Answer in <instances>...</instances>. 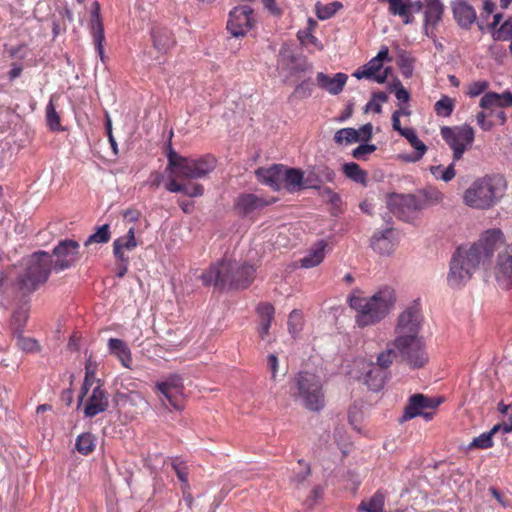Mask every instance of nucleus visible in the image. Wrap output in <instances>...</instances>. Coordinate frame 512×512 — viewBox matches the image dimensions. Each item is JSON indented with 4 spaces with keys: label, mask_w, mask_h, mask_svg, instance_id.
Here are the masks:
<instances>
[{
    "label": "nucleus",
    "mask_w": 512,
    "mask_h": 512,
    "mask_svg": "<svg viewBox=\"0 0 512 512\" xmlns=\"http://www.w3.org/2000/svg\"><path fill=\"white\" fill-rule=\"evenodd\" d=\"M256 269L247 263L223 259L212 264L205 270L200 278L204 285L230 289H245L251 285L255 278Z\"/></svg>",
    "instance_id": "nucleus-1"
},
{
    "label": "nucleus",
    "mask_w": 512,
    "mask_h": 512,
    "mask_svg": "<svg viewBox=\"0 0 512 512\" xmlns=\"http://www.w3.org/2000/svg\"><path fill=\"white\" fill-rule=\"evenodd\" d=\"M395 291L385 286L371 297L352 295L349 305L356 311V323L360 328L375 325L382 321L394 307Z\"/></svg>",
    "instance_id": "nucleus-2"
},
{
    "label": "nucleus",
    "mask_w": 512,
    "mask_h": 512,
    "mask_svg": "<svg viewBox=\"0 0 512 512\" xmlns=\"http://www.w3.org/2000/svg\"><path fill=\"white\" fill-rule=\"evenodd\" d=\"M507 188L505 178L500 174H489L476 178L465 189L463 203L476 210H488L497 205Z\"/></svg>",
    "instance_id": "nucleus-3"
},
{
    "label": "nucleus",
    "mask_w": 512,
    "mask_h": 512,
    "mask_svg": "<svg viewBox=\"0 0 512 512\" xmlns=\"http://www.w3.org/2000/svg\"><path fill=\"white\" fill-rule=\"evenodd\" d=\"M24 270L16 280V286L23 294L36 291L49 278L53 258L46 251H37L23 260Z\"/></svg>",
    "instance_id": "nucleus-4"
},
{
    "label": "nucleus",
    "mask_w": 512,
    "mask_h": 512,
    "mask_svg": "<svg viewBox=\"0 0 512 512\" xmlns=\"http://www.w3.org/2000/svg\"><path fill=\"white\" fill-rule=\"evenodd\" d=\"M166 171L175 177L183 179H202L207 177L217 164L216 158L211 154H206L198 158L185 157L178 154L169 145L167 153Z\"/></svg>",
    "instance_id": "nucleus-5"
},
{
    "label": "nucleus",
    "mask_w": 512,
    "mask_h": 512,
    "mask_svg": "<svg viewBox=\"0 0 512 512\" xmlns=\"http://www.w3.org/2000/svg\"><path fill=\"white\" fill-rule=\"evenodd\" d=\"M290 395L309 411H320L325 406L321 379L308 371H300L293 377L290 383Z\"/></svg>",
    "instance_id": "nucleus-6"
},
{
    "label": "nucleus",
    "mask_w": 512,
    "mask_h": 512,
    "mask_svg": "<svg viewBox=\"0 0 512 512\" xmlns=\"http://www.w3.org/2000/svg\"><path fill=\"white\" fill-rule=\"evenodd\" d=\"M484 262L477 246L458 247L450 261L448 284L453 288L464 286L471 279L479 264Z\"/></svg>",
    "instance_id": "nucleus-7"
},
{
    "label": "nucleus",
    "mask_w": 512,
    "mask_h": 512,
    "mask_svg": "<svg viewBox=\"0 0 512 512\" xmlns=\"http://www.w3.org/2000/svg\"><path fill=\"white\" fill-rule=\"evenodd\" d=\"M391 345L397 350L398 357L412 369L424 367L428 354L421 337H395Z\"/></svg>",
    "instance_id": "nucleus-8"
},
{
    "label": "nucleus",
    "mask_w": 512,
    "mask_h": 512,
    "mask_svg": "<svg viewBox=\"0 0 512 512\" xmlns=\"http://www.w3.org/2000/svg\"><path fill=\"white\" fill-rule=\"evenodd\" d=\"M441 137L452 150L453 161L462 159L465 151L470 149L475 140V131L472 126L463 124L449 127L443 126L440 130Z\"/></svg>",
    "instance_id": "nucleus-9"
},
{
    "label": "nucleus",
    "mask_w": 512,
    "mask_h": 512,
    "mask_svg": "<svg viewBox=\"0 0 512 512\" xmlns=\"http://www.w3.org/2000/svg\"><path fill=\"white\" fill-rule=\"evenodd\" d=\"M154 392L163 403L168 405L174 410H182L184 408V384L183 378L178 374H172L162 381L155 384Z\"/></svg>",
    "instance_id": "nucleus-10"
},
{
    "label": "nucleus",
    "mask_w": 512,
    "mask_h": 512,
    "mask_svg": "<svg viewBox=\"0 0 512 512\" xmlns=\"http://www.w3.org/2000/svg\"><path fill=\"white\" fill-rule=\"evenodd\" d=\"M441 402L439 398L428 397L420 393L414 394L408 399V403L404 408L402 421L411 420L418 416L429 421L432 419Z\"/></svg>",
    "instance_id": "nucleus-11"
},
{
    "label": "nucleus",
    "mask_w": 512,
    "mask_h": 512,
    "mask_svg": "<svg viewBox=\"0 0 512 512\" xmlns=\"http://www.w3.org/2000/svg\"><path fill=\"white\" fill-rule=\"evenodd\" d=\"M254 11L248 5L234 7L228 15L227 30L233 37L245 36L254 26Z\"/></svg>",
    "instance_id": "nucleus-12"
},
{
    "label": "nucleus",
    "mask_w": 512,
    "mask_h": 512,
    "mask_svg": "<svg viewBox=\"0 0 512 512\" xmlns=\"http://www.w3.org/2000/svg\"><path fill=\"white\" fill-rule=\"evenodd\" d=\"M422 314L418 306L407 307L398 316L395 326V337H420L419 332L422 325Z\"/></svg>",
    "instance_id": "nucleus-13"
},
{
    "label": "nucleus",
    "mask_w": 512,
    "mask_h": 512,
    "mask_svg": "<svg viewBox=\"0 0 512 512\" xmlns=\"http://www.w3.org/2000/svg\"><path fill=\"white\" fill-rule=\"evenodd\" d=\"M388 56V48L383 46L374 58L357 69L354 76L358 79H373L377 83H384L390 72V68L383 69V62L388 59Z\"/></svg>",
    "instance_id": "nucleus-14"
},
{
    "label": "nucleus",
    "mask_w": 512,
    "mask_h": 512,
    "mask_svg": "<svg viewBox=\"0 0 512 512\" xmlns=\"http://www.w3.org/2000/svg\"><path fill=\"white\" fill-rule=\"evenodd\" d=\"M390 211L398 218L407 221L414 212L424 209V201L421 197L414 194H396L390 197Z\"/></svg>",
    "instance_id": "nucleus-15"
},
{
    "label": "nucleus",
    "mask_w": 512,
    "mask_h": 512,
    "mask_svg": "<svg viewBox=\"0 0 512 512\" xmlns=\"http://www.w3.org/2000/svg\"><path fill=\"white\" fill-rule=\"evenodd\" d=\"M79 247V243L71 239L60 241L53 249V255L56 257L53 261L54 270L59 272L75 265L80 259Z\"/></svg>",
    "instance_id": "nucleus-16"
},
{
    "label": "nucleus",
    "mask_w": 512,
    "mask_h": 512,
    "mask_svg": "<svg viewBox=\"0 0 512 512\" xmlns=\"http://www.w3.org/2000/svg\"><path fill=\"white\" fill-rule=\"evenodd\" d=\"M424 32L428 37L435 36V29L442 21L444 4L441 0H424Z\"/></svg>",
    "instance_id": "nucleus-17"
},
{
    "label": "nucleus",
    "mask_w": 512,
    "mask_h": 512,
    "mask_svg": "<svg viewBox=\"0 0 512 512\" xmlns=\"http://www.w3.org/2000/svg\"><path fill=\"white\" fill-rule=\"evenodd\" d=\"M109 406L108 394L102 385L97 382L88 396L84 406V415L92 418L107 410Z\"/></svg>",
    "instance_id": "nucleus-18"
},
{
    "label": "nucleus",
    "mask_w": 512,
    "mask_h": 512,
    "mask_svg": "<svg viewBox=\"0 0 512 512\" xmlns=\"http://www.w3.org/2000/svg\"><path fill=\"white\" fill-rule=\"evenodd\" d=\"M335 172L325 164H317L309 167L305 176L304 187L306 189H321L324 183L333 182Z\"/></svg>",
    "instance_id": "nucleus-19"
},
{
    "label": "nucleus",
    "mask_w": 512,
    "mask_h": 512,
    "mask_svg": "<svg viewBox=\"0 0 512 512\" xmlns=\"http://www.w3.org/2000/svg\"><path fill=\"white\" fill-rule=\"evenodd\" d=\"M503 243V233L500 229H490L485 231L478 242L471 246H477L479 254L486 261L489 259L495 249Z\"/></svg>",
    "instance_id": "nucleus-20"
},
{
    "label": "nucleus",
    "mask_w": 512,
    "mask_h": 512,
    "mask_svg": "<svg viewBox=\"0 0 512 512\" xmlns=\"http://www.w3.org/2000/svg\"><path fill=\"white\" fill-rule=\"evenodd\" d=\"M89 26L94 40L95 48L100 57L103 58V43L105 41V35L103 21L100 15V4L97 1L93 2L92 4Z\"/></svg>",
    "instance_id": "nucleus-21"
},
{
    "label": "nucleus",
    "mask_w": 512,
    "mask_h": 512,
    "mask_svg": "<svg viewBox=\"0 0 512 512\" xmlns=\"http://www.w3.org/2000/svg\"><path fill=\"white\" fill-rule=\"evenodd\" d=\"M495 278L503 289L512 287V254H500L495 267Z\"/></svg>",
    "instance_id": "nucleus-22"
},
{
    "label": "nucleus",
    "mask_w": 512,
    "mask_h": 512,
    "mask_svg": "<svg viewBox=\"0 0 512 512\" xmlns=\"http://www.w3.org/2000/svg\"><path fill=\"white\" fill-rule=\"evenodd\" d=\"M316 80L317 85L321 89L327 91L332 95H337L343 90L344 86L346 85L348 76L345 73L339 72L331 77L323 72H319L317 73Z\"/></svg>",
    "instance_id": "nucleus-23"
},
{
    "label": "nucleus",
    "mask_w": 512,
    "mask_h": 512,
    "mask_svg": "<svg viewBox=\"0 0 512 512\" xmlns=\"http://www.w3.org/2000/svg\"><path fill=\"white\" fill-rule=\"evenodd\" d=\"M283 168L284 165L281 164H275L269 168H258L256 176L261 183L278 191L282 188Z\"/></svg>",
    "instance_id": "nucleus-24"
},
{
    "label": "nucleus",
    "mask_w": 512,
    "mask_h": 512,
    "mask_svg": "<svg viewBox=\"0 0 512 512\" xmlns=\"http://www.w3.org/2000/svg\"><path fill=\"white\" fill-rule=\"evenodd\" d=\"M453 16L457 24L463 29H470L476 22L475 9L465 1H459L452 6Z\"/></svg>",
    "instance_id": "nucleus-25"
},
{
    "label": "nucleus",
    "mask_w": 512,
    "mask_h": 512,
    "mask_svg": "<svg viewBox=\"0 0 512 512\" xmlns=\"http://www.w3.org/2000/svg\"><path fill=\"white\" fill-rule=\"evenodd\" d=\"M256 313L259 319L257 332L259 337L264 340L269 335L271 323L274 319L275 309L272 304L268 302H261L256 308Z\"/></svg>",
    "instance_id": "nucleus-26"
},
{
    "label": "nucleus",
    "mask_w": 512,
    "mask_h": 512,
    "mask_svg": "<svg viewBox=\"0 0 512 512\" xmlns=\"http://www.w3.org/2000/svg\"><path fill=\"white\" fill-rule=\"evenodd\" d=\"M268 205V202L252 193H243L238 196L235 208L239 214L246 216L255 210L261 209Z\"/></svg>",
    "instance_id": "nucleus-27"
},
{
    "label": "nucleus",
    "mask_w": 512,
    "mask_h": 512,
    "mask_svg": "<svg viewBox=\"0 0 512 512\" xmlns=\"http://www.w3.org/2000/svg\"><path fill=\"white\" fill-rule=\"evenodd\" d=\"M512 106V92L505 91L485 93L480 100V107L484 110H493L494 107L507 108Z\"/></svg>",
    "instance_id": "nucleus-28"
},
{
    "label": "nucleus",
    "mask_w": 512,
    "mask_h": 512,
    "mask_svg": "<svg viewBox=\"0 0 512 512\" xmlns=\"http://www.w3.org/2000/svg\"><path fill=\"white\" fill-rule=\"evenodd\" d=\"M138 243L135 238V229L131 227L126 235L121 236L114 240L113 242V254L117 260L126 261L127 255H125L126 251H132L137 247Z\"/></svg>",
    "instance_id": "nucleus-29"
},
{
    "label": "nucleus",
    "mask_w": 512,
    "mask_h": 512,
    "mask_svg": "<svg viewBox=\"0 0 512 512\" xmlns=\"http://www.w3.org/2000/svg\"><path fill=\"white\" fill-rule=\"evenodd\" d=\"M151 36L154 48L161 53H167L176 44L173 33L164 27H154Z\"/></svg>",
    "instance_id": "nucleus-30"
},
{
    "label": "nucleus",
    "mask_w": 512,
    "mask_h": 512,
    "mask_svg": "<svg viewBox=\"0 0 512 512\" xmlns=\"http://www.w3.org/2000/svg\"><path fill=\"white\" fill-rule=\"evenodd\" d=\"M305 177L303 172L297 168H287L284 166L282 174V188L289 192H296L304 187Z\"/></svg>",
    "instance_id": "nucleus-31"
},
{
    "label": "nucleus",
    "mask_w": 512,
    "mask_h": 512,
    "mask_svg": "<svg viewBox=\"0 0 512 512\" xmlns=\"http://www.w3.org/2000/svg\"><path fill=\"white\" fill-rule=\"evenodd\" d=\"M108 349L112 355L118 358L124 367L130 368L132 355L129 347L123 340L110 338L108 340Z\"/></svg>",
    "instance_id": "nucleus-32"
},
{
    "label": "nucleus",
    "mask_w": 512,
    "mask_h": 512,
    "mask_svg": "<svg viewBox=\"0 0 512 512\" xmlns=\"http://www.w3.org/2000/svg\"><path fill=\"white\" fill-rule=\"evenodd\" d=\"M326 246L327 243L324 240L316 242L308 251L307 255L300 260L301 266L304 268H313L319 265L325 258Z\"/></svg>",
    "instance_id": "nucleus-33"
},
{
    "label": "nucleus",
    "mask_w": 512,
    "mask_h": 512,
    "mask_svg": "<svg viewBox=\"0 0 512 512\" xmlns=\"http://www.w3.org/2000/svg\"><path fill=\"white\" fill-rule=\"evenodd\" d=\"M30 306L27 301L16 307L11 316L10 329L13 334L23 332L29 317Z\"/></svg>",
    "instance_id": "nucleus-34"
},
{
    "label": "nucleus",
    "mask_w": 512,
    "mask_h": 512,
    "mask_svg": "<svg viewBox=\"0 0 512 512\" xmlns=\"http://www.w3.org/2000/svg\"><path fill=\"white\" fill-rule=\"evenodd\" d=\"M392 229L388 228L382 232L374 234L372 237V248L380 254H390L394 249V244L390 240Z\"/></svg>",
    "instance_id": "nucleus-35"
},
{
    "label": "nucleus",
    "mask_w": 512,
    "mask_h": 512,
    "mask_svg": "<svg viewBox=\"0 0 512 512\" xmlns=\"http://www.w3.org/2000/svg\"><path fill=\"white\" fill-rule=\"evenodd\" d=\"M368 370L365 375V384L372 391H379L385 384V372L373 364L367 365Z\"/></svg>",
    "instance_id": "nucleus-36"
},
{
    "label": "nucleus",
    "mask_w": 512,
    "mask_h": 512,
    "mask_svg": "<svg viewBox=\"0 0 512 512\" xmlns=\"http://www.w3.org/2000/svg\"><path fill=\"white\" fill-rule=\"evenodd\" d=\"M386 495L382 490H377L369 500H363L358 506V511L384 512Z\"/></svg>",
    "instance_id": "nucleus-37"
},
{
    "label": "nucleus",
    "mask_w": 512,
    "mask_h": 512,
    "mask_svg": "<svg viewBox=\"0 0 512 512\" xmlns=\"http://www.w3.org/2000/svg\"><path fill=\"white\" fill-rule=\"evenodd\" d=\"M280 62L294 71H304L311 67L310 64L303 62L288 47H282L279 54Z\"/></svg>",
    "instance_id": "nucleus-38"
},
{
    "label": "nucleus",
    "mask_w": 512,
    "mask_h": 512,
    "mask_svg": "<svg viewBox=\"0 0 512 512\" xmlns=\"http://www.w3.org/2000/svg\"><path fill=\"white\" fill-rule=\"evenodd\" d=\"M343 8V4L339 1H334L328 4L320 2L315 5V13L318 19L327 20L333 17L337 11Z\"/></svg>",
    "instance_id": "nucleus-39"
},
{
    "label": "nucleus",
    "mask_w": 512,
    "mask_h": 512,
    "mask_svg": "<svg viewBox=\"0 0 512 512\" xmlns=\"http://www.w3.org/2000/svg\"><path fill=\"white\" fill-rule=\"evenodd\" d=\"M96 438L93 434L86 432L80 434L76 439V449L82 455H88L95 449Z\"/></svg>",
    "instance_id": "nucleus-40"
},
{
    "label": "nucleus",
    "mask_w": 512,
    "mask_h": 512,
    "mask_svg": "<svg viewBox=\"0 0 512 512\" xmlns=\"http://www.w3.org/2000/svg\"><path fill=\"white\" fill-rule=\"evenodd\" d=\"M97 382L100 383V380H97L96 377H95V371L94 369L91 368V365L90 363H87L86 366H85V378H84V382H83V385L81 387V390H80V394H79V399H78V406L81 405V403L83 402L84 398L87 396L90 388L94 385H97Z\"/></svg>",
    "instance_id": "nucleus-41"
},
{
    "label": "nucleus",
    "mask_w": 512,
    "mask_h": 512,
    "mask_svg": "<svg viewBox=\"0 0 512 512\" xmlns=\"http://www.w3.org/2000/svg\"><path fill=\"white\" fill-rule=\"evenodd\" d=\"M500 429L499 425H495L489 432L482 433L475 437L470 443V448L488 449L493 446V435Z\"/></svg>",
    "instance_id": "nucleus-42"
},
{
    "label": "nucleus",
    "mask_w": 512,
    "mask_h": 512,
    "mask_svg": "<svg viewBox=\"0 0 512 512\" xmlns=\"http://www.w3.org/2000/svg\"><path fill=\"white\" fill-rule=\"evenodd\" d=\"M171 465L177 475V478L182 483V492L186 494L187 490H190V484L188 481V468L185 462L181 461L179 458H176L172 461Z\"/></svg>",
    "instance_id": "nucleus-43"
},
{
    "label": "nucleus",
    "mask_w": 512,
    "mask_h": 512,
    "mask_svg": "<svg viewBox=\"0 0 512 512\" xmlns=\"http://www.w3.org/2000/svg\"><path fill=\"white\" fill-rule=\"evenodd\" d=\"M343 172L348 178L357 183L365 184L366 182L367 173L357 163H345L343 165Z\"/></svg>",
    "instance_id": "nucleus-44"
},
{
    "label": "nucleus",
    "mask_w": 512,
    "mask_h": 512,
    "mask_svg": "<svg viewBox=\"0 0 512 512\" xmlns=\"http://www.w3.org/2000/svg\"><path fill=\"white\" fill-rule=\"evenodd\" d=\"M396 357H398L397 350L391 345V342L387 343L386 349L377 357V368L382 371L389 368Z\"/></svg>",
    "instance_id": "nucleus-45"
},
{
    "label": "nucleus",
    "mask_w": 512,
    "mask_h": 512,
    "mask_svg": "<svg viewBox=\"0 0 512 512\" xmlns=\"http://www.w3.org/2000/svg\"><path fill=\"white\" fill-rule=\"evenodd\" d=\"M13 335L15 337L17 347L22 351L33 353L40 350V345L34 338L25 337L23 332H18Z\"/></svg>",
    "instance_id": "nucleus-46"
},
{
    "label": "nucleus",
    "mask_w": 512,
    "mask_h": 512,
    "mask_svg": "<svg viewBox=\"0 0 512 512\" xmlns=\"http://www.w3.org/2000/svg\"><path fill=\"white\" fill-rule=\"evenodd\" d=\"M454 163L455 162L453 161L447 167H443L442 165L431 166L430 172L436 179L443 180L444 182H449L456 175Z\"/></svg>",
    "instance_id": "nucleus-47"
},
{
    "label": "nucleus",
    "mask_w": 512,
    "mask_h": 512,
    "mask_svg": "<svg viewBox=\"0 0 512 512\" xmlns=\"http://www.w3.org/2000/svg\"><path fill=\"white\" fill-rule=\"evenodd\" d=\"M334 140L338 144L354 143L360 140V133L354 128H343L335 133Z\"/></svg>",
    "instance_id": "nucleus-48"
},
{
    "label": "nucleus",
    "mask_w": 512,
    "mask_h": 512,
    "mask_svg": "<svg viewBox=\"0 0 512 512\" xmlns=\"http://www.w3.org/2000/svg\"><path fill=\"white\" fill-rule=\"evenodd\" d=\"M288 330L293 336L297 335L303 328L304 318L302 311L294 309L288 317Z\"/></svg>",
    "instance_id": "nucleus-49"
},
{
    "label": "nucleus",
    "mask_w": 512,
    "mask_h": 512,
    "mask_svg": "<svg viewBox=\"0 0 512 512\" xmlns=\"http://www.w3.org/2000/svg\"><path fill=\"white\" fill-rule=\"evenodd\" d=\"M111 232L108 224H104L98 227L97 231L90 235L88 239L85 241V246H88L92 243H107L110 240Z\"/></svg>",
    "instance_id": "nucleus-50"
},
{
    "label": "nucleus",
    "mask_w": 512,
    "mask_h": 512,
    "mask_svg": "<svg viewBox=\"0 0 512 512\" xmlns=\"http://www.w3.org/2000/svg\"><path fill=\"white\" fill-rule=\"evenodd\" d=\"M421 197L424 201V209L428 205L432 204H438L442 202L444 195L441 191H439L436 188H427L421 191V193L418 195Z\"/></svg>",
    "instance_id": "nucleus-51"
},
{
    "label": "nucleus",
    "mask_w": 512,
    "mask_h": 512,
    "mask_svg": "<svg viewBox=\"0 0 512 512\" xmlns=\"http://www.w3.org/2000/svg\"><path fill=\"white\" fill-rule=\"evenodd\" d=\"M454 109V100L448 96H443L434 105V110L437 115L449 117Z\"/></svg>",
    "instance_id": "nucleus-52"
},
{
    "label": "nucleus",
    "mask_w": 512,
    "mask_h": 512,
    "mask_svg": "<svg viewBox=\"0 0 512 512\" xmlns=\"http://www.w3.org/2000/svg\"><path fill=\"white\" fill-rule=\"evenodd\" d=\"M46 121L48 127L52 131H60L61 130V122L60 116L55 110L54 105L50 102L46 107Z\"/></svg>",
    "instance_id": "nucleus-53"
},
{
    "label": "nucleus",
    "mask_w": 512,
    "mask_h": 512,
    "mask_svg": "<svg viewBox=\"0 0 512 512\" xmlns=\"http://www.w3.org/2000/svg\"><path fill=\"white\" fill-rule=\"evenodd\" d=\"M388 5V11L393 16H403L406 13V9L409 8L405 0H389Z\"/></svg>",
    "instance_id": "nucleus-54"
},
{
    "label": "nucleus",
    "mask_w": 512,
    "mask_h": 512,
    "mask_svg": "<svg viewBox=\"0 0 512 512\" xmlns=\"http://www.w3.org/2000/svg\"><path fill=\"white\" fill-rule=\"evenodd\" d=\"M492 116H493V110H490L489 113H486L484 111H480L477 113L476 121L482 130L490 131L494 127L495 123L486 119L487 117H492Z\"/></svg>",
    "instance_id": "nucleus-55"
},
{
    "label": "nucleus",
    "mask_w": 512,
    "mask_h": 512,
    "mask_svg": "<svg viewBox=\"0 0 512 512\" xmlns=\"http://www.w3.org/2000/svg\"><path fill=\"white\" fill-rule=\"evenodd\" d=\"M512 35V24L509 21L504 22L499 29L494 31L495 40H508Z\"/></svg>",
    "instance_id": "nucleus-56"
},
{
    "label": "nucleus",
    "mask_w": 512,
    "mask_h": 512,
    "mask_svg": "<svg viewBox=\"0 0 512 512\" xmlns=\"http://www.w3.org/2000/svg\"><path fill=\"white\" fill-rule=\"evenodd\" d=\"M488 86H489V84L487 81H484V80L475 81L469 85L468 95L470 97H476V96L484 93L487 90Z\"/></svg>",
    "instance_id": "nucleus-57"
},
{
    "label": "nucleus",
    "mask_w": 512,
    "mask_h": 512,
    "mask_svg": "<svg viewBox=\"0 0 512 512\" xmlns=\"http://www.w3.org/2000/svg\"><path fill=\"white\" fill-rule=\"evenodd\" d=\"M375 150L376 146L373 144H361L353 150L352 155L356 159H363L365 155L371 154Z\"/></svg>",
    "instance_id": "nucleus-58"
},
{
    "label": "nucleus",
    "mask_w": 512,
    "mask_h": 512,
    "mask_svg": "<svg viewBox=\"0 0 512 512\" xmlns=\"http://www.w3.org/2000/svg\"><path fill=\"white\" fill-rule=\"evenodd\" d=\"M320 190V195L323 199H325L327 202L331 203L332 205L336 206L340 202V197L337 193L333 192L332 189L329 187H324Z\"/></svg>",
    "instance_id": "nucleus-59"
},
{
    "label": "nucleus",
    "mask_w": 512,
    "mask_h": 512,
    "mask_svg": "<svg viewBox=\"0 0 512 512\" xmlns=\"http://www.w3.org/2000/svg\"><path fill=\"white\" fill-rule=\"evenodd\" d=\"M170 174V181L166 184V189L171 193H183L185 191V184L177 181L179 177Z\"/></svg>",
    "instance_id": "nucleus-60"
},
{
    "label": "nucleus",
    "mask_w": 512,
    "mask_h": 512,
    "mask_svg": "<svg viewBox=\"0 0 512 512\" xmlns=\"http://www.w3.org/2000/svg\"><path fill=\"white\" fill-rule=\"evenodd\" d=\"M298 463L300 465H304V469H303V471L299 472L292 478V482L295 483L296 485L303 483L310 475L309 465L305 464L303 460H299Z\"/></svg>",
    "instance_id": "nucleus-61"
},
{
    "label": "nucleus",
    "mask_w": 512,
    "mask_h": 512,
    "mask_svg": "<svg viewBox=\"0 0 512 512\" xmlns=\"http://www.w3.org/2000/svg\"><path fill=\"white\" fill-rule=\"evenodd\" d=\"M204 193V187L201 184L186 185L183 194L189 197H199Z\"/></svg>",
    "instance_id": "nucleus-62"
},
{
    "label": "nucleus",
    "mask_w": 512,
    "mask_h": 512,
    "mask_svg": "<svg viewBox=\"0 0 512 512\" xmlns=\"http://www.w3.org/2000/svg\"><path fill=\"white\" fill-rule=\"evenodd\" d=\"M409 143L415 149L417 153V159L422 158L427 151L426 145L418 138V136L414 137L411 141H409Z\"/></svg>",
    "instance_id": "nucleus-63"
},
{
    "label": "nucleus",
    "mask_w": 512,
    "mask_h": 512,
    "mask_svg": "<svg viewBox=\"0 0 512 512\" xmlns=\"http://www.w3.org/2000/svg\"><path fill=\"white\" fill-rule=\"evenodd\" d=\"M409 143L415 149L417 153V159L422 158L427 151L426 145L418 138V136L414 137L411 141H409Z\"/></svg>",
    "instance_id": "nucleus-64"
}]
</instances>
